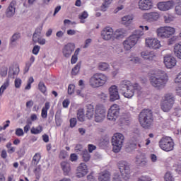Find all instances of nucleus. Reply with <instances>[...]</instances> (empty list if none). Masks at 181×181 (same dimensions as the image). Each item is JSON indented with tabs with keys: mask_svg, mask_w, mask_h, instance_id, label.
Segmentation results:
<instances>
[{
	"mask_svg": "<svg viewBox=\"0 0 181 181\" xmlns=\"http://www.w3.org/2000/svg\"><path fill=\"white\" fill-rule=\"evenodd\" d=\"M98 69L100 70V71H107V70L110 69V64L106 62H100L98 64Z\"/></svg>",
	"mask_w": 181,
	"mask_h": 181,
	"instance_id": "58836bf2",
	"label": "nucleus"
},
{
	"mask_svg": "<svg viewBox=\"0 0 181 181\" xmlns=\"http://www.w3.org/2000/svg\"><path fill=\"white\" fill-rule=\"evenodd\" d=\"M88 173V168H87V165L84 163H81L76 169V177H84Z\"/></svg>",
	"mask_w": 181,
	"mask_h": 181,
	"instance_id": "aec40b11",
	"label": "nucleus"
},
{
	"mask_svg": "<svg viewBox=\"0 0 181 181\" xmlns=\"http://www.w3.org/2000/svg\"><path fill=\"white\" fill-rule=\"evenodd\" d=\"M140 90L141 87L139 84H138V87L129 88L125 90H123L122 94L124 95V97H125V98H132L135 94V91H139Z\"/></svg>",
	"mask_w": 181,
	"mask_h": 181,
	"instance_id": "5701e85b",
	"label": "nucleus"
},
{
	"mask_svg": "<svg viewBox=\"0 0 181 181\" xmlns=\"http://www.w3.org/2000/svg\"><path fill=\"white\" fill-rule=\"evenodd\" d=\"M112 181H122V177L119 175V173H115L112 177Z\"/></svg>",
	"mask_w": 181,
	"mask_h": 181,
	"instance_id": "4d7b16f0",
	"label": "nucleus"
},
{
	"mask_svg": "<svg viewBox=\"0 0 181 181\" xmlns=\"http://www.w3.org/2000/svg\"><path fill=\"white\" fill-rule=\"evenodd\" d=\"M139 122L143 128H150L153 122V115L152 110H143L139 116Z\"/></svg>",
	"mask_w": 181,
	"mask_h": 181,
	"instance_id": "7ed1b4c3",
	"label": "nucleus"
},
{
	"mask_svg": "<svg viewBox=\"0 0 181 181\" xmlns=\"http://www.w3.org/2000/svg\"><path fill=\"white\" fill-rule=\"evenodd\" d=\"M99 181H110L111 180V173L109 171L105 170L99 173L98 175Z\"/></svg>",
	"mask_w": 181,
	"mask_h": 181,
	"instance_id": "bb28decb",
	"label": "nucleus"
},
{
	"mask_svg": "<svg viewBox=\"0 0 181 181\" xmlns=\"http://www.w3.org/2000/svg\"><path fill=\"white\" fill-rule=\"evenodd\" d=\"M134 87L138 88V83H132V82L129 80H123L119 85V88L122 92L125 91V90H127L128 88H134Z\"/></svg>",
	"mask_w": 181,
	"mask_h": 181,
	"instance_id": "6ab92c4d",
	"label": "nucleus"
},
{
	"mask_svg": "<svg viewBox=\"0 0 181 181\" xmlns=\"http://www.w3.org/2000/svg\"><path fill=\"white\" fill-rule=\"evenodd\" d=\"M16 12V1L13 0L6 11V18H12Z\"/></svg>",
	"mask_w": 181,
	"mask_h": 181,
	"instance_id": "b1692460",
	"label": "nucleus"
},
{
	"mask_svg": "<svg viewBox=\"0 0 181 181\" xmlns=\"http://www.w3.org/2000/svg\"><path fill=\"white\" fill-rule=\"evenodd\" d=\"M137 181H152V178L149 175H141L137 179Z\"/></svg>",
	"mask_w": 181,
	"mask_h": 181,
	"instance_id": "864d4df0",
	"label": "nucleus"
},
{
	"mask_svg": "<svg viewBox=\"0 0 181 181\" xmlns=\"http://www.w3.org/2000/svg\"><path fill=\"white\" fill-rule=\"evenodd\" d=\"M144 138V134L139 129H136L134 132V136L133 139L135 142H140L142 143V139Z\"/></svg>",
	"mask_w": 181,
	"mask_h": 181,
	"instance_id": "7c9ffc66",
	"label": "nucleus"
},
{
	"mask_svg": "<svg viewBox=\"0 0 181 181\" xmlns=\"http://www.w3.org/2000/svg\"><path fill=\"white\" fill-rule=\"evenodd\" d=\"M135 163L137 166H146L148 165V160L144 156H138L136 157Z\"/></svg>",
	"mask_w": 181,
	"mask_h": 181,
	"instance_id": "c85d7f7f",
	"label": "nucleus"
},
{
	"mask_svg": "<svg viewBox=\"0 0 181 181\" xmlns=\"http://www.w3.org/2000/svg\"><path fill=\"white\" fill-rule=\"evenodd\" d=\"M59 158L60 159H66L69 158V153H67V151L65 150L61 151L59 153Z\"/></svg>",
	"mask_w": 181,
	"mask_h": 181,
	"instance_id": "5fc2aeb1",
	"label": "nucleus"
},
{
	"mask_svg": "<svg viewBox=\"0 0 181 181\" xmlns=\"http://www.w3.org/2000/svg\"><path fill=\"white\" fill-rule=\"evenodd\" d=\"M40 50V46L39 45H35L34 46L33 49V54L37 56V54H39V51Z\"/></svg>",
	"mask_w": 181,
	"mask_h": 181,
	"instance_id": "69168bd1",
	"label": "nucleus"
},
{
	"mask_svg": "<svg viewBox=\"0 0 181 181\" xmlns=\"http://www.w3.org/2000/svg\"><path fill=\"white\" fill-rule=\"evenodd\" d=\"M18 74H19V66H11L8 71V76L11 78H15V76H18Z\"/></svg>",
	"mask_w": 181,
	"mask_h": 181,
	"instance_id": "2f4dec72",
	"label": "nucleus"
},
{
	"mask_svg": "<svg viewBox=\"0 0 181 181\" xmlns=\"http://www.w3.org/2000/svg\"><path fill=\"white\" fill-rule=\"evenodd\" d=\"M31 134H33L34 135H37V134H40L42 131H43V127L39 125L36 128L33 127L31 128Z\"/></svg>",
	"mask_w": 181,
	"mask_h": 181,
	"instance_id": "79ce46f5",
	"label": "nucleus"
},
{
	"mask_svg": "<svg viewBox=\"0 0 181 181\" xmlns=\"http://www.w3.org/2000/svg\"><path fill=\"white\" fill-rule=\"evenodd\" d=\"M164 64L167 69H172L176 66V59L170 54L164 57Z\"/></svg>",
	"mask_w": 181,
	"mask_h": 181,
	"instance_id": "412c9836",
	"label": "nucleus"
},
{
	"mask_svg": "<svg viewBox=\"0 0 181 181\" xmlns=\"http://www.w3.org/2000/svg\"><path fill=\"white\" fill-rule=\"evenodd\" d=\"M175 11L176 15L181 16V0H179V1L177 2V5L175 6Z\"/></svg>",
	"mask_w": 181,
	"mask_h": 181,
	"instance_id": "09e8293b",
	"label": "nucleus"
},
{
	"mask_svg": "<svg viewBox=\"0 0 181 181\" xmlns=\"http://www.w3.org/2000/svg\"><path fill=\"white\" fill-rule=\"evenodd\" d=\"M74 88L75 86L73 84H70L68 86V94H69V95H71V94H73V93H74Z\"/></svg>",
	"mask_w": 181,
	"mask_h": 181,
	"instance_id": "e2e57ef3",
	"label": "nucleus"
},
{
	"mask_svg": "<svg viewBox=\"0 0 181 181\" xmlns=\"http://www.w3.org/2000/svg\"><path fill=\"white\" fill-rule=\"evenodd\" d=\"M21 39V33H14L11 37L10 38V43L11 45H14Z\"/></svg>",
	"mask_w": 181,
	"mask_h": 181,
	"instance_id": "4c0bfd02",
	"label": "nucleus"
},
{
	"mask_svg": "<svg viewBox=\"0 0 181 181\" xmlns=\"http://www.w3.org/2000/svg\"><path fill=\"white\" fill-rule=\"evenodd\" d=\"M136 43H138V37L135 35H130L123 41L122 45L124 50L129 52Z\"/></svg>",
	"mask_w": 181,
	"mask_h": 181,
	"instance_id": "9b49d317",
	"label": "nucleus"
},
{
	"mask_svg": "<svg viewBox=\"0 0 181 181\" xmlns=\"http://www.w3.org/2000/svg\"><path fill=\"white\" fill-rule=\"evenodd\" d=\"M128 59H129V62H132L135 64H139V63H141V62H142L141 58H139L138 57H134L132 55L129 57Z\"/></svg>",
	"mask_w": 181,
	"mask_h": 181,
	"instance_id": "c03bdc74",
	"label": "nucleus"
},
{
	"mask_svg": "<svg viewBox=\"0 0 181 181\" xmlns=\"http://www.w3.org/2000/svg\"><path fill=\"white\" fill-rule=\"evenodd\" d=\"M16 135L17 136H23L24 133H23V129L18 128L16 129Z\"/></svg>",
	"mask_w": 181,
	"mask_h": 181,
	"instance_id": "774afa93",
	"label": "nucleus"
},
{
	"mask_svg": "<svg viewBox=\"0 0 181 181\" xmlns=\"http://www.w3.org/2000/svg\"><path fill=\"white\" fill-rule=\"evenodd\" d=\"M169 81V77L168 74L164 71H158L154 76H151L150 78V83L153 87L158 88V90H162L165 88V86Z\"/></svg>",
	"mask_w": 181,
	"mask_h": 181,
	"instance_id": "f257e3e1",
	"label": "nucleus"
},
{
	"mask_svg": "<svg viewBox=\"0 0 181 181\" xmlns=\"http://www.w3.org/2000/svg\"><path fill=\"white\" fill-rule=\"evenodd\" d=\"M124 139H125V137L124 136V134L121 133H116L113 136L112 139V145L113 146L112 151L115 153H118V152L121 151L124 144Z\"/></svg>",
	"mask_w": 181,
	"mask_h": 181,
	"instance_id": "39448f33",
	"label": "nucleus"
},
{
	"mask_svg": "<svg viewBox=\"0 0 181 181\" xmlns=\"http://www.w3.org/2000/svg\"><path fill=\"white\" fill-rule=\"evenodd\" d=\"M7 74H8V67L5 66H1L0 69V76L1 77H6Z\"/></svg>",
	"mask_w": 181,
	"mask_h": 181,
	"instance_id": "49530a36",
	"label": "nucleus"
},
{
	"mask_svg": "<svg viewBox=\"0 0 181 181\" xmlns=\"http://www.w3.org/2000/svg\"><path fill=\"white\" fill-rule=\"evenodd\" d=\"M127 35V30L124 28H119L114 32L113 37H115V39H117V40H119V39H124Z\"/></svg>",
	"mask_w": 181,
	"mask_h": 181,
	"instance_id": "393cba45",
	"label": "nucleus"
},
{
	"mask_svg": "<svg viewBox=\"0 0 181 181\" xmlns=\"http://www.w3.org/2000/svg\"><path fill=\"white\" fill-rule=\"evenodd\" d=\"M146 45L149 49H160L162 45H160V41L158 38L155 37H147L146 38Z\"/></svg>",
	"mask_w": 181,
	"mask_h": 181,
	"instance_id": "f8f14e48",
	"label": "nucleus"
},
{
	"mask_svg": "<svg viewBox=\"0 0 181 181\" xmlns=\"http://www.w3.org/2000/svg\"><path fill=\"white\" fill-rule=\"evenodd\" d=\"M138 6L141 11H151L153 8V1L152 0H139Z\"/></svg>",
	"mask_w": 181,
	"mask_h": 181,
	"instance_id": "2eb2a0df",
	"label": "nucleus"
},
{
	"mask_svg": "<svg viewBox=\"0 0 181 181\" xmlns=\"http://www.w3.org/2000/svg\"><path fill=\"white\" fill-rule=\"evenodd\" d=\"M40 39V35L34 33L33 35V42H34V43H37Z\"/></svg>",
	"mask_w": 181,
	"mask_h": 181,
	"instance_id": "052dcab7",
	"label": "nucleus"
},
{
	"mask_svg": "<svg viewBox=\"0 0 181 181\" xmlns=\"http://www.w3.org/2000/svg\"><path fill=\"white\" fill-rule=\"evenodd\" d=\"M77 118L80 122L86 121V115H84V109H79L77 112Z\"/></svg>",
	"mask_w": 181,
	"mask_h": 181,
	"instance_id": "e433bc0d",
	"label": "nucleus"
},
{
	"mask_svg": "<svg viewBox=\"0 0 181 181\" xmlns=\"http://www.w3.org/2000/svg\"><path fill=\"white\" fill-rule=\"evenodd\" d=\"M42 156H40V153H37L34 155L33 157L31 164H30V168H33L34 166H37L39 162H40Z\"/></svg>",
	"mask_w": 181,
	"mask_h": 181,
	"instance_id": "72a5a7b5",
	"label": "nucleus"
},
{
	"mask_svg": "<svg viewBox=\"0 0 181 181\" xmlns=\"http://www.w3.org/2000/svg\"><path fill=\"white\" fill-rule=\"evenodd\" d=\"M160 17V16L159 15V13L156 11L145 13L143 14V19L149 23L156 22V21H158Z\"/></svg>",
	"mask_w": 181,
	"mask_h": 181,
	"instance_id": "dca6fc26",
	"label": "nucleus"
},
{
	"mask_svg": "<svg viewBox=\"0 0 181 181\" xmlns=\"http://www.w3.org/2000/svg\"><path fill=\"white\" fill-rule=\"evenodd\" d=\"M14 84L16 88H21V86H22V80L19 78H17L14 81Z\"/></svg>",
	"mask_w": 181,
	"mask_h": 181,
	"instance_id": "13d9d810",
	"label": "nucleus"
},
{
	"mask_svg": "<svg viewBox=\"0 0 181 181\" xmlns=\"http://www.w3.org/2000/svg\"><path fill=\"white\" fill-rule=\"evenodd\" d=\"M78 18L79 19H87L88 18V13L83 11L78 16Z\"/></svg>",
	"mask_w": 181,
	"mask_h": 181,
	"instance_id": "338daca9",
	"label": "nucleus"
},
{
	"mask_svg": "<svg viewBox=\"0 0 181 181\" xmlns=\"http://www.w3.org/2000/svg\"><path fill=\"white\" fill-rule=\"evenodd\" d=\"M132 36H136L137 37V42L141 39V36H144V31L141 30H136Z\"/></svg>",
	"mask_w": 181,
	"mask_h": 181,
	"instance_id": "a18cd8bd",
	"label": "nucleus"
},
{
	"mask_svg": "<svg viewBox=\"0 0 181 181\" xmlns=\"http://www.w3.org/2000/svg\"><path fill=\"white\" fill-rule=\"evenodd\" d=\"M112 0H105V2L102 4L100 7V11L103 12H105L108 8V6L111 5Z\"/></svg>",
	"mask_w": 181,
	"mask_h": 181,
	"instance_id": "a19ab883",
	"label": "nucleus"
},
{
	"mask_svg": "<svg viewBox=\"0 0 181 181\" xmlns=\"http://www.w3.org/2000/svg\"><path fill=\"white\" fill-rule=\"evenodd\" d=\"M174 54L176 57L181 59V42L174 45Z\"/></svg>",
	"mask_w": 181,
	"mask_h": 181,
	"instance_id": "c9c22d12",
	"label": "nucleus"
},
{
	"mask_svg": "<svg viewBox=\"0 0 181 181\" xmlns=\"http://www.w3.org/2000/svg\"><path fill=\"white\" fill-rule=\"evenodd\" d=\"M94 105L91 104H88L86 105V117L88 119H92V118H94Z\"/></svg>",
	"mask_w": 181,
	"mask_h": 181,
	"instance_id": "cd10ccee",
	"label": "nucleus"
},
{
	"mask_svg": "<svg viewBox=\"0 0 181 181\" xmlns=\"http://www.w3.org/2000/svg\"><path fill=\"white\" fill-rule=\"evenodd\" d=\"M173 169L177 173L181 172V165L180 163H176L173 165Z\"/></svg>",
	"mask_w": 181,
	"mask_h": 181,
	"instance_id": "0e129e2a",
	"label": "nucleus"
},
{
	"mask_svg": "<svg viewBox=\"0 0 181 181\" xmlns=\"http://www.w3.org/2000/svg\"><path fill=\"white\" fill-rule=\"evenodd\" d=\"M81 67V62H78L76 65L72 69L71 74L72 76H77L80 72V68Z\"/></svg>",
	"mask_w": 181,
	"mask_h": 181,
	"instance_id": "ea45409f",
	"label": "nucleus"
},
{
	"mask_svg": "<svg viewBox=\"0 0 181 181\" xmlns=\"http://www.w3.org/2000/svg\"><path fill=\"white\" fill-rule=\"evenodd\" d=\"M108 81V76L103 73H96L89 78L88 83L92 88L103 87Z\"/></svg>",
	"mask_w": 181,
	"mask_h": 181,
	"instance_id": "f03ea898",
	"label": "nucleus"
},
{
	"mask_svg": "<svg viewBox=\"0 0 181 181\" xmlns=\"http://www.w3.org/2000/svg\"><path fill=\"white\" fill-rule=\"evenodd\" d=\"M122 177L124 180H128L131 177V168L127 161H120L118 163Z\"/></svg>",
	"mask_w": 181,
	"mask_h": 181,
	"instance_id": "6e6552de",
	"label": "nucleus"
},
{
	"mask_svg": "<svg viewBox=\"0 0 181 181\" xmlns=\"http://www.w3.org/2000/svg\"><path fill=\"white\" fill-rule=\"evenodd\" d=\"M33 172L35 176V179L37 180H40V177L42 176V165H38L34 166Z\"/></svg>",
	"mask_w": 181,
	"mask_h": 181,
	"instance_id": "473e14b6",
	"label": "nucleus"
},
{
	"mask_svg": "<svg viewBox=\"0 0 181 181\" xmlns=\"http://www.w3.org/2000/svg\"><path fill=\"white\" fill-rule=\"evenodd\" d=\"M165 181H175L173 175L170 172H167L164 176Z\"/></svg>",
	"mask_w": 181,
	"mask_h": 181,
	"instance_id": "de8ad7c7",
	"label": "nucleus"
},
{
	"mask_svg": "<svg viewBox=\"0 0 181 181\" xmlns=\"http://www.w3.org/2000/svg\"><path fill=\"white\" fill-rule=\"evenodd\" d=\"M141 57L147 62H153L156 59V54L153 51L146 50L141 52Z\"/></svg>",
	"mask_w": 181,
	"mask_h": 181,
	"instance_id": "4be33fe9",
	"label": "nucleus"
},
{
	"mask_svg": "<svg viewBox=\"0 0 181 181\" xmlns=\"http://www.w3.org/2000/svg\"><path fill=\"white\" fill-rule=\"evenodd\" d=\"M157 6L159 11L166 12V11H169L175 6V1L173 0L161 1L158 3Z\"/></svg>",
	"mask_w": 181,
	"mask_h": 181,
	"instance_id": "4468645a",
	"label": "nucleus"
},
{
	"mask_svg": "<svg viewBox=\"0 0 181 181\" xmlns=\"http://www.w3.org/2000/svg\"><path fill=\"white\" fill-rule=\"evenodd\" d=\"M38 88L39 90L41 91V93H43V94H45V93H46V86L45 85V83H43L42 81H40L38 84Z\"/></svg>",
	"mask_w": 181,
	"mask_h": 181,
	"instance_id": "3c124183",
	"label": "nucleus"
},
{
	"mask_svg": "<svg viewBox=\"0 0 181 181\" xmlns=\"http://www.w3.org/2000/svg\"><path fill=\"white\" fill-rule=\"evenodd\" d=\"M76 46L74 43L69 42L65 45L62 49V54L64 57L69 58L71 56V54L74 52Z\"/></svg>",
	"mask_w": 181,
	"mask_h": 181,
	"instance_id": "a211bd4d",
	"label": "nucleus"
},
{
	"mask_svg": "<svg viewBox=\"0 0 181 181\" xmlns=\"http://www.w3.org/2000/svg\"><path fill=\"white\" fill-rule=\"evenodd\" d=\"M173 104H175V96L172 93H167L162 98L160 103L161 110L164 112H168L172 110Z\"/></svg>",
	"mask_w": 181,
	"mask_h": 181,
	"instance_id": "20e7f679",
	"label": "nucleus"
},
{
	"mask_svg": "<svg viewBox=\"0 0 181 181\" xmlns=\"http://www.w3.org/2000/svg\"><path fill=\"white\" fill-rule=\"evenodd\" d=\"M42 30H43V24H40L38 25L34 32L36 35H40L41 36L42 35Z\"/></svg>",
	"mask_w": 181,
	"mask_h": 181,
	"instance_id": "6e6d98bb",
	"label": "nucleus"
},
{
	"mask_svg": "<svg viewBox=\"0 0 181 181\" xmlns=\"http://www.w3.org/2000/svg\"><path fill=\"white\" fill-rule=\"evenodd\" d=\"M132 21H134V16H124L122 18V25H124V26H129V25L132 23Z\"/></svg>",
	"mask_w": 181,
	"mask_h": 181,
	"instance_id": "c756f323",
	"label": "nucleus"
},
{
	"mask_svg": "<svg viewBox=\"0 0 181 181\" xmlns=\"http://www.w3.org/2000/svg\"><path fill=\"white\" fill-rule=\"evenodd\" d=\"M50 109V103L46 102L45 104V107H42L41 111V117L42 118H47V111Z\"/></svg>",
	"mask_w": 181,
	"mask_h": 181,
	"instance_id": "f704fd0d",
	"label": "nucleus"
},
{
	"mask_svg": "<svg viewBox=\"0 0 181 181\" xmlns=\"http://www.w3.org/2000/svg\"><path fill=\"white\" fill-rule=\"evenodd\" d=\"M115 53H117V54H121V53H124V49H122V47L117 45L115 47Z\"/></svg>",
	"mask_w": 181,
	"mask_h": 181,
	"instance_id": "680f3d73",
	"label": "nucleus"
},
{
	"mask_svg": "<svg viewBox=\"0 0 181 181\" xmlns=\"http://www.w3.org/2000/svg\"><path fill=\"white\" fill-rule=\"evenodd\" d=\"M100 36L103 40H111L114 37V30L111 27H105L102 30Z\"/></svg>",
	"mask_w": 181,
	"mask_h": 181,
	"instance_id": "ddd939ff",
	"label": "nucleus"
},
{
	"mask_svg": "<svg viewBox=\"0 0 181 181\" xmlns=\"http://www.w3.org/2000/svg\"><path fill=\"white\" fill-rule=\"evenodd\" d=\"M71 128H74L76 125H77V119L76 118H71L69 120Z\"/></svg>",
	"mask_w": 181,
	"mask_h": 181,
	"instance_id": "bf43d9fd",
	"label": "nucleus"
},
{
	"mask_svg": "<svg viewBox=\"0 0 181 181\" xmlns=\"http://www.w3.org/2000/svg\"><path fill=\"white\" fill-rule=\"evenodd\" d=\"M90 158H91V156H90V153H88V151H83V159L84 160V162H88V160H90Z\"/></svg>",
	"mask_w": 181,
	"mask_h": 181,
	"instance_id": "8fccbe9b",
	"label": "nucleus"
},
{
	"mask_svg": "<svg viewBox=\"0 0 181 181\" xmlns=\"http://www.w3.org/2000/svg\"><path fill=\"white\" fill-rule=\"evenodd\" d=\"M106 110L104 105H97L95 107V121L96 122H103L105 119Z\"/></svg>",
	"mask_w": 181,
	"mask_h": 181,
	"instance_id": "1a4fd4ad",
	"label": "nucleus"
},
{
	"mask_svg": "<svg viewBox=\"0 0 181 181\" xmlns=\"http://www.w3.org/2000/svg\"><path fill=\"white\" fill-rule=\"evenodd\" d=\"M158 144L160 149L165 152H170V151H173V148H175V143L170 136L161 138Z\"/></svg>",
	"mask_w": 181,
	"mask_h": 181,
	"instance_id": "423d86ee",
	"label": "nucleus"
},
{
	"mask_svg": "<svg viewBox=\"0 0 181 181\" xmlns=\"http://www.w3.org/2000/svg\"><path fill=\"white\" fill-rule=\"evenodd\" d=\"M164 21L165 23H170V22H173V21H175V17L170 15L165 16Z\"/></svg>",
	"mask_w": 181,
	"mask_h": 181,
	"instance_id": "603ef678",
	"label": "nucleus"
},
{
	"mask_svg": "<svg viewBox=\"0 0 181 181\" xmlns=\"http://www.w3.org/2000/svg\"><path fill=\"white\" fill-rule=\"evenodd\" d=\"M61 167L64 172V176H69L71 172V167L70 163L66 161H63L61 163Z\"/></svg>",
	"mask_w": 181,
	"mask_h": 181,
	"instance_id": "a878e982",
	"label": "nucleus"
},
{
	"mask_svg": "<svg viewBox=\"0 0 181 181\" xmlns=\"http://www.w3.org/2000/svg\"><path fill=\"white\" fill-rule=\"evenodd\" d=\"M175 32H176L175 28L170 26L161 27L156 30L158 37L161 39L169 38L172 35H175Z\"/></svg>",
	"mask_w": 181,
	"mask_h": 181,
	"instance_id": "0eeeda50",
	"label": "nucleus"
},
{
	"mask_svg": "<svg viewBox=\"0 0 181 181\" xmlns=\"http://www.w3.org/2000/svg\"><path fill=\"white\" fill-rule=\"evenodd\" d=\"M9 87V79H6V81L4 83V84L0 87V95L4 94V91L6 90Z\"/></svg>",
	"mask_w": 181,
	"mask_h": 181,
	"instance_id": "37998d69",
	"label": "nucleus"
},
{
	"mask_svg": "<svg viewBox=\"0 0 181 181\" xmlns=\"http://www.w3.org/2000/svg\"><path fill=\"white\" fill-rule=\"evenodd\" d=\"M118 117H119V105L114 104L109 109L107 118L109 121L115 122Z\"/></svg>",
	"mask_w": 181,
	"mask_h": 181,
	"instance_id": "9d476101",
	"label": "nucleus"
},
{
	"mask_svg": "<svg viewBox=\"0 0 181 181\" xmlns=\"http://www.w3.org/2000/svg\"><path fill=\"white\" fill-rule=\"evenodd\" d=\"M110 101H117L119 100V93L118 92V86L115 85L111 86L109 89Z\"/></svg>",
	"mask_w": 181,
	"mask_h": 181,
	"instance_id": "f3484780",
	"label": "nucleus"
}]
</instances>
